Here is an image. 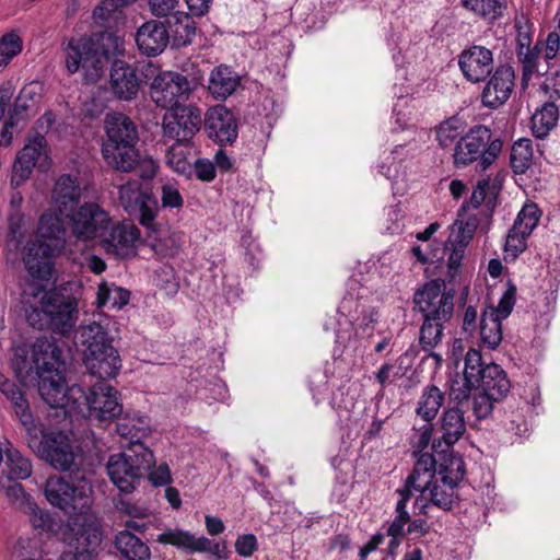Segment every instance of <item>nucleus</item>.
Returning <instances> with one entry per match:
<instances>
[{
  "label": "nucleus",
  "mask_w": 560,
  "mask_h": 560,
  "mask_svg": "<svg viewBox=\"0 0 560 560\" xmlns=\"http://www.w3.org/2000/svg\"><path fill=\"white\" fill-rule=\"evenodd\" d=\"M11 364L19 378L37 380L40 397L52 408L97 420H110L122 411L119 393L104 381H97L88 393L78 385L67 386L62 351L52 339L38 338L18 347Z\"/></svg>",
  "instance_id": "nucleus-1"
},
{
  "label": "nucleus",
  "mask_w": 560,
  "mask_h": 560,
  "mask_svg": "<svg viewBox=\"0 0 560 560\" xmlns=\"http://www.w3.org/2000/svg\"><path fill=\"white\" fill-rule=\"evenodd\" d=\"M104 131L106 137L101 152L108 166L122 173L136 171L142 179H152L156 175L159 165L151 156L140 154L138 129L127 115L107 114Z\"/></svg>",
  "instance_id": "nucleus-2"
},
{
  "label": "nucleus",
  "mask_w": 560,
  "mask_h": 560,
  "mask_svg": "<svg viewBox=\"0 0 560 560\" xmlns=\"http://www.w3.org/2000/svg\"><path fill=\"white\" fill-rule=\"evenodd\" d=\"M337 314L336 343L342 347L346 355L362 357L381 322L380 307L363 294L348 292Z\"/></svg>",
  "instance_id": "nucleus-3"
},
{
  "label": "nucleus",
  "mask_w": 560,
  "mask_h": 560,
  "mask_svg": "<svg viewBox=\"0 0 560 560\" xmlns=\"http://www.w3.org/2000/svg\"><path fill=\"white\" fill-rule=\"evenodd\" d=\"M116 324L108 315L97 314L84 320L75 331L88 371L102 380L116 377L122 365L110 336L112 331L117 330Z\"/></svg>",
  "instance_id": "nucleus-4"
},
{
  "label": "nucleus",
  "mask_w": 560,
  "mask_h": 560,
  "mask_svg": "<svg viewBox=\"0 0 560 560\" xmlns=\"http://www.w3.org/2000/svg\"><path fill=\"white\" fill-rule=\"evenodd\" d=\"M124 51V40L112 33L71 37L63 46L65 66L69 74L83 72L85 83H96L104 74L109 56Z\"/></svg>",
  "instance_id": "nucleus-5"
},
{
  "label": "nucleus",
  "mask_w": 560,
  "mask_h": 560,
  "mask_svg": "<svg viewBox=\"0 0 560 560\" xmlns=\"http://www.w3.org/2000/svg\"><path fill=\"white\" fill-rule=\"evenodd\" d=\"M58 210L44 212L38 220V240L27 244V253L23 256L30 277L39 282H48L52 276V258L61 253L65 246L66 226Z\"/></svg>",
  "instance_id": "nucleus-6"
},
{
  "label": "nucleus",
  "mask_w": 560,
  "mask_h": 560,
  "mask_svg": "<svg viewBox=\"0 0 560 560\" xmlns=\"http://www.w3.org/2000/svg\"><path fill=\"white\" fill-rule=\"evenodd\" d=\"M26 432L33 453L58 471H68L81 458V447L72 435L62 430L46 431L39 421Z\"/></svg>",
  "instance_id": "nucleus-7"
},
{
  "label": "nucleus",
  "mask_w": 560,
  "mask_h": 560,
  "mask_svg": "<svg viewBox=\"0 0 560 560\" xmlns=\"http://www.w3.org/2000/svg\"><path fill=\"white\" fill-rule=\"evenodd\" d=\"M27 318L38 329L46 327L55 335L69 337L79 319L78 300L56 291L45 292Z\"/></svg>",
  "instance_id": "nucleus-8"
},
{
  "label": "nucleus",
  "mask_w": 560,
  "mask_h": 560,
  "mask_svg": "<svg viewBox=\"0 0 560 560\" xmlns=\"http://www.w3.org/2000/svg\"><path fill=\"white\" fill-rule=\"evenodd\" d=\"M154 464V453L143 443H136L110 455L106 469L110 481L120 492L131 493Z\"/></svg>",
  "instance_id": "nucleus-9"
},
{
  "label": "nucleus",
  "mask_w": 560,
  "mask_h": 560,
  "mask_svg": "<svg viewBox=\"0 0 560 560\" xmlns=\"http://www.w3.org/2000/svg\"><path fill=\"white\" fill-rule=\"evenodd\" d=\"M44 494L50 505L65 514L82 516L91 509L93 489L85 476H74L69 479L51 476L45 482Z\"/></svg>",
  "instance_id": "nucleus-10"
},
{
  "label": "nucleus",
  "mask_w": 560,
  "mask_h": 560,
  "mask_svg": "<svg viewBox=\"0 0 560 560\" xmlns=\"http://www.w3.org/2000/svg\"><path fill=\"white\" fill-rule=\"evenodd\" d=\"M502 150V141L492 138L490 128L478 125L469 129L456 142L453 152L455 167H466L472 163L481 170L488 168Z\"/></svg>",
  "instance_id": "nucleus-11"
},
{
  "label": "nucleus",
  "mask_w": 560,
  "mask_h": 560,
  "mask_svg": "<svg viewBox=\"0 0 560 560\" xmlns=\"http://www.w3.org/2000/svg\"><path fill=\"white\" fill-rule=\"evenodd\" d=\"M430 467L431 458L419 456L404 486L396 490L398 500L395 506V517L387 528V535L392 537L390 547H396L399 539L406 535V529L411 521L408 503L415 497L413 490H423L430 481Z\"/></svg>",
  "instance_id": "nucleus-12"
},
{
  "label": "nucleus",
  "mask_w": 560,
  "mask_h": 560,
  "mask_svg": "<svg viewBox=\"0 0 560 560\" xmlns=\"http://www.w3.org/2000/svg\"><path fill=\"white\" fill-rule=\"evenodd\" d=\"M67 228L75 243L89 244L106 234L112 223L109 213L97 202L86 201L65 214Z\"/></svg>",
  "instance_id": "nucleus-13"
},
{
  "label": "nucleus",
  "mask_w": 560,
  "mask_h": 560,
  "mask_svg": "<svg viewBox=\"0 0 560 560\" xmlns=\"http://www.w3.org/2000/svg\"><path fill=\"white\" fill-rule=\"evenodd\" d=\"M82 516V522L72 520L62 533L66 552L74 560H92L102 542V529L94 516Z\"/></svg>",
  "instance_id": "nucleus-14"
},
{
  "label": "nucleus",
  "mask_w": 560,
  "mask_h": 560,
  "mask_svg": "<svg viewBox=\"0 0 560 560\" xmlns=\"http://www.w3.org/2000/svg\"><path fill=\"white\" fill-rule=\"evenodd\" d=\"M420 456H429L431 458V467L429 469L431 478L423 490H413L415 494L418 493L413 502L415 514L427 516L431 505L443 511H450L458 500V486L435 477L436 460L432 454L423 453Z\"/></svg>",
  "instance_id": "nucleus-15"
},
{
  "label": "nucleus",
  "mask_w": 560,
  "mask_h": 560,
  "mask_svg": "<svg viewBox=\"0 0 560 560\" xmlns=\"http://www.w3.org/2000/svg\"><path fill=\"white\" fill-rule=\"evenodd\" d=\"M203 122V113L194 104H183L168 109L162 118L164 138L179 142H191Z\"/></svg>",
  "instance_id": "nucleus-16"
},
{
  "label": "nucleus",
  "mask_w": 560,
  "mask_h": 560,
  "mask_svg": "<svg viewBox=\"0 0 560 560\" xmlns=\"http://www.w3.org/2000/svg\"><path fill=\"white\" fill-rule=\"evenodd\" d=\"M415 308L429 320H450L454 311V294L443 282L432 280L413 295Z\"/></svg>",
  "instance_id": "nucleus-17"
},
{
  "label": "nucleus",
  "mask_w": 560,
  "mask_h": 560,
  "mask_svg": "<svg viewBox=\"0 0 560 560\" xmlns=\"http://www.w3.org/2000/svg\"><path fill=\"white\" fill-rule=\"evenodd\" d=\"M119 202L129 215L137 217L140 224L155 231V218L159 212L156 199L142 189L138 180H128L119 186Z\"/></svg>",
  "instance_id": "nucleus-18"
},
{
  "label": "nucleus",
  "mask_w": 560,
  "mask_h": 560,
  "mask_svg": "<svg viewBox=\"0 0 560 560\" xmlns=\"http://www.w3.org/2000/svg\"><path fill=\"white\" fill-rule=\"evenodd\" d=\"M192 88L186 77L178 72L164 71L154 77L150 85V96L156 106L172 109L186 102Z\"/></svg>",
  "instance_id": "nucleus-19"
},
{
  "label": "nucleus",
  "mask_w": 560,
  "mask_h": 560,
  "mask_svg": "<svg viewBox=\"0 0 560 560\" xmlns=\"http://www.w3.org/2000/svg\"><path fill=\"white\" fill-rule=\"evenodd\" d=\"M516 288L510 285L501 295L498 306L487 307L480 320V339L483 346L495 349L502 340L501 323L508 318L515 304Z\"/></svg>",
  "instance_id": "nucleus-20"
},
{
  "label": "nucleus",
  "mask_w": 560,
  "mask_h": 560,
  "mask_svg": "<svg viewBox=\"0 0 560 560\" xmlns=\"http://www.w3.org/2000/svg\"><path fill=\"white\" fill-rule=\"evenodd\" d=\"M139 237L140 232L136 225L112 222L106 234L100 238V243L107 254L117 258H128L136 255Z\"/></svg>",
  "instance_id": "nucleus-21"
},
{
  "label": "nucleus",
  "mask_w": 560,
  "mask_h": 560,
  "mask_svg": "<svg viewBox=\"0 0 560 560\" xmlns=\"http://www.w3.org/2000/svg\"><path fill=\"white\" fill-rule=\"evenodd\" d=\"M458 66L467 81L479 83L483 81L493 69V54L485 46H470L458 56Z\"/></svg>",
  "instance_id": "nucleus-22"
},
{
  "label": "nucleus",
  "mask_w": 560,
  "mask_h": 560,
  "mask_svg": "<svg viewBox=\"0 0 560 560\" xmlns=\"http://www.w3.org/2000/svg\"><path fill=\"white\" fill-rule=\"evenodd\" d=\"M514 70L511 66H499L483 88L482 104L489 108H497L504 104L514 88Z\"/></svg>",
  "instance_id": "nucleus-23"
},
{
  "label": "nucleus",
  "mask_w": 560,
  "mask_h": 560,
  "mask_svg": "<svg viewBox=\"0 0 560 560\" xmlns=\"http://www.w3.org/2000/svg\"><path fill=\"white\" fill-rule=\"evenodd\" d=\"M141 84L137 70L122 60H115L109 71V85L113 95L119 101L137 97Z\"/></svg>",
  "instance_id": "nucleus-24"
},
{
  "label": "nucleus",
  "mask_w": 560,
  "mask_h": 560,
  "mask_svg": "<svg viewBox=\"0 0 560 560\" xmlns=\"http://www.w3.org/2000/svg\"><path fill=\"white\" fill-rule=\"evenodd\" d=\"M203 122L208 136L220 144L232 143L237 137V126L235 118L224 106L211 107Z\"/></svg>",
  "instance_id": "nucleus-25"
},
{
  "label": "nucleus",
  "mask_w": 560,
  "mask_h": 560,
  "mask_svg": "<svg viewBox=\"0 0 560 560\" xmlns=\"http://www.w3.org/2000/svg\"><path fill=\"white\" fill-rule=\"evenodd\" d=\"M485 368L480 351L469 349L465 354L463 378L454 380L451 384L450 394L454 400L462 401L469 397L470 390L482 376Z\"/></svg>",
  "instance_id": "nucleus-26"
},
{
  "label": "nucleus",
  "mask_w": 560,
  "mask_h": 560,
  "mask_svg": "<svg viewBox=\"0 0 560 560\" xmlns=\"http://www.w3.org/2000/svg\"><path fill=\"white\" fill-rule=\"evenodd\" d=\"M408 152L404 145L395 147L380 164V173L390 183L395 194L402 195L407 189Z\"/></svg>",
  "instance_id": "nucleus-27"
},
{
  "label": "nucleus",
  "mask_w": 560,
  "mask_h": 560,
  "mask_svg": "<svg viewBox=\"0 0 560 560\" xmlns=\"http://www.w3.org/2000/svg\"><path fill=\"white\" fill-rule=\"evenodd\" d=\"M82 197L78 177L70 174L60 175L51 189V201L60 214L73 210Z\"/></svg>",
  "instance_id": "nucleus-28"
},
{
  "label": "nucleus",
  "mask_w": 560,
  "mask_h": 560,
  "mask_svg": "<svg viewBox=\"0 0 560 560\" xmlns=\"http://www.w3.org/2000/svg\"><path fill=\"white\" fill-rule=\"evenodd\" d=\"M170 42V35L164 23L151 20L142 24L136 34L138 48L148 56L161 54Z\"/></svg>",
  "instance_id": "nucleus-29"
},
{
  "label": "nucleus",
  "mask_w": 560,
  "mask_h": 560,
  "mask_svg": "<svg viewBox=\"0 0 560 560\" xmlns=\"http://www.w3.org/2000/svg\"><path fill=\"white\" fill-rule=\"evenodd\" d=\"M116 432L119 436L129 441L128 445L142 443V440L150 436L152 432L150 419L139 411L126 412L119 419Z\"/></svg>",
  "instance_id": "nucleus-30"
},
{
  "label": "nucleus",
  "mask_w": 560,
  "mask_h": 560,
  "mask_svg": "<svg viewBox=\"0 0 560 560\" xmlns=\"http://www.w3.org/2000/svg\"><path fill=\"white\" fill-rule=\"evenodd\" d=\"M459 3L472 16L493 24L508 13L511 0H459Z\"/></svg>",
  "instance_id": "nucleus-31"
},
{
  "label": "nucleus",
  "mask_w": 560,
  "mask_h": 560,
  "mask_svg": "<svg viewBox=\"0 0 560 560\" xmlns=\"http://www.w3.org/2000/svg\"><path fill=\"white\" fill-rule=\"evenodd\" d=\"M474 388L488 393L492 398L502 399L510 392L511 383L505 371L500 365L491 363L486 365Z\"/></svg>",
  "instance_id": "nucleus-32"
},
{
  "label": "nucleus",
  "mask_w": 560,
  "mask_h": 560,
  "mask_svg": "<svg viewBox=\"0 0 560 560\" xmlns=\"http://www.w3.org/2000/svg\"><path fill=\"white\" fill-rule=\"evenodd\" d=\"M438 432L440 433V442H443L446 446L457 443L466 432L463 410L457 407L447 408L440 419Z\"/></svg>",
  "instance_id": "nucleus-33"
},
{
  "label": "nucleus",
  "mask_w": 560,
  "mask_h": 560,
  "mask_svg": "<svg viewBox=\"0 0 560 560\" xmlns=\"http://www.w3.org/2000/svg\"><path fill=\"white\" fill-rule=\"evenodd\" d=\"M33 231L31 221L21 212L14 211L8 219L7 246L10 250L25 249L27 253V244Z\"/></svg>",
  "instance_id": "nucleus-34"
},
{
  "label": "nucleus",
  "mask_w": 560,
  "mask_h": 560,
  "mask_svg": "<svg viewBox=\"0 0 560 560\" xmlns=\"http://www.w3.org/2000/svg\"><path fill=\"white\" fill-rule=\"evenodd\" d=\"M4 466L0 477L11 481L25 480L33 474V465L30 458L24 456L10 442L4 447Z\"/></svg>",
  "instance_id": "nucleus-35"
},
{
  "label": "nucleus",
  "mask_w": 560,
  "mask_h": 560,
  "mask_svg": "<svg viewBox=\"0 0 560 560\" xmlns=\"http://www.w3.org/2000/svg\"><path fill=\"white\" fill-rule=\"evenodd\" d=\"M191 14L186 12H176L166 21V28L170 40L175 47L187 46L192 42L196 34V24Z\"/></svg>",
  "instance_id": "nucleus-36"
},
{
  "label": "nucleus",
  "mask_w": 560,
  "mask_h": 560,
  "mask_svg": "<svg viewBox=\"0 0 560 560\" xmlns=\"http://www.w3.org/2000/svg\"><path fill=\"white\" fill-rule=\"evenodd\" d=\"M238 84V75L230 67L221 65L212 70L208 89L215 98L225 100Z\"/></svg>",
  "instance_id": "nucleus-37"
},
{
  "label": "nucleus",
  "mask_w": 560,
  "mask_h": 560,
  "mask_svg": "<svg viewBox=\"0 0 560 560\" xmlns=\"http://www.w3.org/2000/svg\"><path fill=\"white\" fill-rule=\"evenodd\" d=\"M115 547L126 560H150L149 546L129 530H120L115 538Z\"/></svg>",
  "instance_id": "nucleus-38"
},
{
  "label": "nucleus",
  "mask_w": 560,
  "mask_h": 560,
  "mask_svg": "<svg viewBox=\"0 0 560 560\" xmlns=\"http://www.w3.org/2000/svg\"><path fill=\"white\" fill-rule=\"evenodd\" d=\"M191 142L174 143L166 150L165 163L175 173L190 177L192 175Z\"/></svg>",
  "instance_id": "nucleus-39"
},
{
  "label": "nucleus",
  "mask_w": 560,
  "mask_h": 560,
  "mask_svg": "<svg viewBox=\"0 0 560 560\" xmlns=\"http://www.w3.org/2000/svg\"><path fill=\"white\" fill-rule=\"evenodd\" d=\"M2 394L9 399L13 406L14 413L19 418L20 423L24 428L25 432L33 430L32 428L38 422L30 409V404L24 396V393L15 384H10Z\"/></svg>",
  "instance_id": "nucleus-40"
},
{
  "label": "nucleus",
  "mask_w": 560,
  "mask_h": 560,
  "mask_svg": "<svg viewBox=\"0 0 560 560\" xmlns=\"http://www.w3.org/2000/svg\"><path fill=\"white\" fill-rule=\"evenodd\" d=\"M466 474L465 463L462 456L450 452L444 453L439 462L438 470H435V477L447 480L453 485L459 486Z\"/></svg>",
  "instance_id": "nucleus-41"
},
{
  "label": "nucleus",
  "mask_w": 560,
  "mask_h": 560,
  "mask_svg": "<svg viewBox=\"0 0 560 560\" xmlns=\"http://www.w3.org/2000/svg\"><path fill=\"white\" fill-rule=\"evenodd\" d=\"M479 224V220L474 214H458L451 226V232L447 240V245H460L466 247L472 240L474 234Z\"/></svg>",
  "instance_id": "nucleus-42"
},
{
  "label": "nucleus",
  "mask_w": 560,
  "mask_h": 560,
  "mask_svg": "<svg viewBox=\"0 0 560 560\" xmlns=\"http://www.w3.org/2000/svg\"><path fill=\"white\" fill-rule=\"evenodd\" d=\"M156 542L161 545L173 546L179 550L194 553L197 547L198 537L191 532L185 530L179 527L165 528L156 537Z\"/></svg>",
  "instance_id": "nucleus-43"
},
{
  "label": "nucleus",
  "mask_w": 560,
  "mask_h": 560,
  "mask_svg": "<svg viewBox=\"0 0 560 560\" xmlns=\"http://www.w3.org/2000/svg\"><path fill=\"white\" fill-rule=\"evenodd\" d=\"M443 402L444 394L442 390L435 385L427 386L419 398L417 415L429 422L435 418Z\"/></svg>",
  "instance_id": "nucleus-44"
},
{
  "label": "nucleus",
  "mask_w": 560,
  "mask_h": 560,
  "mask_svg": "<svg viewBox=\"0 0 560 560\" xmlns=\"http://www.w3.org/2000/svg\"><path fill=\"white\" fill-rule=\"evenodd\" d=\"M182 243V234L172 231L161 232L150 238V247L161 258H173L178 255Z\"/></svg>",
  "instance_id": "nucleus-45"
},
{
  "label": "nucleus",
  "mask_w": 560,
  "mask_h": 560,
  "mask_svg": "<svg viewBox=\"0 0 560 560\" xmlns=\"http://www.w3.org/2000/svg\"><path fill=\"white\" fill-rule=\"evenodd\" d=\"M558 107L553 103H545L532 117V130L537 138H545L557 125Z\"/></svg>",
  "instance_id": "nucleus-46"
},
{
  "label": "nucleus",
  "mask_w": 560,
  "mask_h": 560,
  "mask_svg": "<svg viewBox=\"0 0 560 560\" xmlns=\"http://www.w3.org/2000/svg\"><path fill=\"white\" fill-rule=\"evenodd\" d=\"M0 490L16 510L24 512L34 509V499L20 482L0 477Z\"/></svg>",
  "instance_id": "nucleus-47"
},
{
  "label": "nucleus",
  "mask_w": 560,
  "mask_h": 560,
  "mask_svg": "<svg viewBox=\"0 0 560 560\" xmlns=\"http://www.w3.org/2000/svg\"><path fill=\"white\" fill-rule=\"evenodd\" d=\"M129 299L130 293L126 289L107 282H102L98 285L96 298L98 307L108 306L114 310H120L129 302Z\"/></svg>",
  "instance_id": "nucleus-48"
},
{
  "label": "nucleus",
  "mask_w": 560,
  "mask_h": 560,
  "mask_svg": "<svg viewBox=\"0 0 560 560\" xmlns=\"http://www.w3.org/2000/svg\"><path fill=\"white\" fill-rule=\"evenodd\" d=\"M21 154L42 171L50 167V160L47 152V141L43 135H37L31 139L20 151Z\"/></svg>",
  "instance_id": "nucleus-49"
},
{
  "label": "nucleus",
  "mask_w": 560,
  "mask_h": 560,
  "mask_svg": "<svg viewBox=\"0 0 560 560\" xmlns=\"http://www.w3.org/2000/svg\"><path fill=\"white\" fill-rule=\"evenodd\" d=\"M466 122L459 117H451L436 128V140L442 148L451 147L465 135Z\"/></svg>",
  "instance_id": "nucleus-50"
},
{
  "label": "nucleus",
  "mask_w": 560,
  "mask_h": 560,
  "mask_svg": "<svg viewBox=\"0 0 560 560\" xmlns=\"http://www.w3.org/2000/svg\"><path fill=\"white\" fill-rule=\"evenodd\" d=\"M539 52L534 47L533 50L517 52V59L522 65V86L525 89L528 82L535 75H544L549 71L548 66H541L538 62Z\"/></svg>",
  "instance_id": "nucleus-51"
},
{
  "label": "nucleus",
  "mask_w": 560,
  "mask_h": 560,
  "mask_svg": "<svg viewBox=\"0 0 560 560\" xmlns=\"http://www.w3.org/2000/svg\"><path fill=\"white\" fill-rule=\"evenodd\" d=\"M534 158L533 142L529 139H520L511 149V166L517 174H523L530 166Z\"/></svg>",
  "instance_id": "nucleus-52"
},
{
  "label": "nucleus",
  "mask_w": 560,
  "mask_h": 560,
  "mask_svg": "<svg viewBox=\"0 0 560 560\" xmlns=\"http://www.w3.org/2000/svg\"><path fill=\"white\" fill-rule=\"evenodd\" d=\"M540 218L541 211L538 206L534 202H526L517 213L512 228L530 236Z\"/></svg>",
  "instance_id": "nucleus-53"
},
{
  "label": "nucleus",
  "mask_w": 560,
  "mask_h": 560,
  "mask_svg": "<svg viewBox=\"0 0 560 560\" xmlns=\"http://www.w3.org/2000/svg\"><path fill=\"white\" fill-rule=\"evenodd\" d=\"M447 320H429L423 318V324L420 329V345L423 350H432L442 339L444 324Z\"/></svg>",
  "instance_id": "nucleus-54"
},
{
  "label": "nucleus",
  "mask_w": 560,
  "mask_h": 560,
  "mask_svg": "<svg viewBox=\"0 0 560 560\" xmlns=\"http://www.w3.org/2000/svg\"><path fill=\"white\" fill-rule=\"evenodd\" d=\"M529 235L511 228L504 244V260L514 261L527 248Z\"/></svg>",
  "instance_id": "nucleus-55"
},
{
  "label": "nucleus",
  "mask_w": 560,
  "mask_h": 560,
  "mask_svg": "<svg viewBox=\"0 0 560 560\" xmlns=\"http://www.w3.org/2000/svg\"><path fill=\"white\" fill-rule=\"evenodd\" d=\"M535 48L550 69L555 66L556 60L560 59V34L558 32L549 33L544 42L535 45Z\"/></svg>",
  "instance_id": "nucleus-56"
},
{
  "label": "nucleus",
  "mask_w": 560,
  "mask_h": 560,
  "mask_svg": "<svg viewBox=\"0 0 560 560\" xmlns=\"http://www.w3.org/2000/svg\"><path fill=\"white\" fill-rule=\"evenodd\" d=\"M498 185L495 180L482 178L477 183L475 190L470 197V203L474 208L480 207L488 198H494L498 194Z\"/></svg>",
  "instance_id": "nucleus-57"
},
{
  "label": "nucleus",
  "mask_w": 560,
  "mask_h": 560,
  "mask_svg": "<svg viewBox=\"0 0 560 560\" xmlns=\"http://www.w3.org/2000/svg\"><path fill=\"white\" fill-rule=\"evenodd\" d=\"M148 7L151 14L155 18H170L179 10L182 0H148Z\"/></svg>",
  "instance_id": "nucleus-58"
},
{
  "label": "nucleus",
  "mask_w": 560,
  "mask_h": 560,
  "mask_svg": "<svg viewBox=\"0 0 560 560\" xmlns=\"http://www.w3.org/2000/svg\"><path fill=\"white\" fill-rule=\"evenodd\" d=\"M35 166L36 165L34 164V162H31V160L25 159L23 154L19 152L16 154L12 168V185L16 187L22 185L30 177Z\"/></svg>",
  "instance_id": "nucleus-59"
},
{
  "label": "nucleus",
  "mask_w": 560,
  "mask_h": 560,
  "mask_svg": "<svg viewBox=\"0 0 560 560\" xmlns=\"http://www.w3.org/2000/svg\"><path fill=\"white\" fill-rule=\"evenodd\" d=\"M383 225L385 231L395 234L402 229V212L399 203L389 206L384 209V222Z\"/></svg>",
  "instance_id": "nucleus-60"
},
{
  "label": "nucleus",
  "mask_w": 560,
  "mask_h": 560,
  "mask_svg": "<svg viewBox=\"0 0 560 560\" xmlns=\"http://www.w3.org/2000/svg\"><path fill=\"white\" fill-rule=\"evenodd\" d=\"M499 400V398H492L488 393L480 390V393L477 394L472 400L474 415L478 419L487 418L493 410V404Z\"/></svg>",
  "instance_id": "nucleus-61"
},
{
  "label": "nucleus",
  "mask_w": 560,
  "mask_h": 560,
  "mask_svg": "<svg viewBox=\"0 0 560 560\" xmlns=\"http://www.w3.org/2000/svg\"><path fill=\"white\" fill-rule=\"evenodd\" d=\"M161 203L165 209H180L184 206V198L178 188L172 184L161 187Z\"/></svg>",
  "instance_id": "nucleus-62"
},
{
  "label": "nucleus",
  "mask_w": 560,
  "mask_h": 560,
  "mask_svg": "<svg viewBox=\"0 0 560 560\" xmlns=\"http://www.w3.org/2000/svg\"><path fill=\"white\" fill-rule=\"evenodd\" d=\"M235 551L240 557L249 558L258 549V541L254 534H242L234 542Z\"/></svg>",
  "instance_id": "nucleus-63"
},
{
  "label": "nucleus",
  "mask_w": 560,
  "mask_h": 560,
  "mask_svg": "<svg viewBox=\"0 0 560 560\" xmlns=\"http://www.w3.org/2000/svg\"><path fill=\"white\" fill-rule=\"evenodd\" d=\"M156 284L166 291L167 294L173 295L178 291V280L172 267L163 268L156 275Z\"/></svg>",
  "instance_id": "nucleus-64"
}]
</instances>
